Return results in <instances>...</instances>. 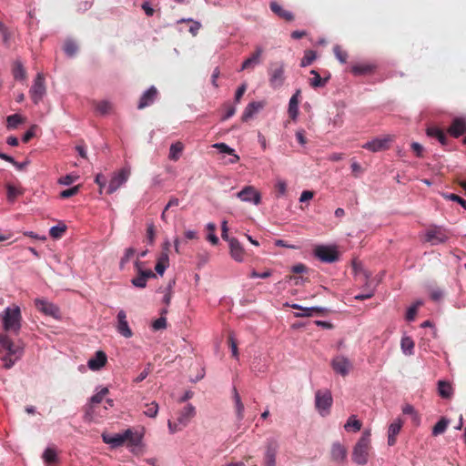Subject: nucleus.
I'll return each instance as SVG.
<instances>
[{
  "label": "nucleus",
  "mask_w": 466,
  "mask_h": 466,
  "mask_svg": "<svg viewBox=\"0 0 466 466\" xmlns=\"http://www.w3.org/2000/svg\"><path fill=\"white\" fill-rule=\"evenodd\" d=\"M237 197L241 201L252 202L255 205H259L261 202V195L253 186H246L237 194Z\"/></svg>",
  "instance_id": "12"
},
{
  "label": "nucleus",
  "mask_w": 466,
  "mask_h": 466,
  "mask_svg": "<svg viewBox=\"0 0 466 466\" xmlns=\"http://www.w3.org/2000/svg\"><path fill=\"white\" fill-rule=\"evenodd\" d=\"M264 50L261 46H256L255 51L247 58L241 66V70L252 69L261 63V56Z\"/></svg>",
  "instance_id": "22"
},
{
  "label": "nucleus",
  "mask_w": 466,
  "mask_h": 466,
  "mask_svg": "<svg viewBox=\"0 0 466 466\" xmlns=\"http://www.w3.org/2000/svg\"><path fill=\"white\" fill-rule=\"evenodd\" d=\"M310 74L313 76V77L309 79V84L312 87L317 88L325 86L327 80L321 78L316 70H311Z\"/></svg>",
  "instance_id": "40"
},
{
  "label": "nucleus",
  "mask_w": 466,
  "mask_h": 466,
  "mask_svg": "<svg viewBox=\"0 0 466 466\" xmlns=\"http://www.w3.org/2000/svg\"><path fill=\"white\" fill-rule=\"evenodd\" d=\"M333 52L336 58L342 64H345L348 59V53L342 49V47L339 45L333 47Z\"/></svg>",
  "instance_id": "48"
},
{
  "label": "nucleus",
  "mask_w": 466,
  "mask_h": 466,
  "mask_svg": "<svg viewBox=\"0 0 466 466\" xmlns=\"http://www.w3.org/2000/svg\"><path fill=\"white\" fill-rule=\"evenodd\" d=\"M117 331L125 338L132 337L133 333L127 321L117 322Z\"/></svg>",
  "instance_id": "47"
},
{
  "label": "nucleus",
  "mask_w": 466,
  "mask_h": 466,
  "mask_svg": "<svg viewBox=\"0 0 466 466\" xmlns=\"http://www.w3.org/2000/svg\"><path fill=\"white\" fill-rule=\"evenodd\" d=\"M141 262L137 259L135 262V267L137 272V276L132 279V284L137 287L143 289L147 286V280L148 279L156 278V274L151 269H142Z\"/></svg>",
  "instance_id": "10"
},
{
  "label": "nucleus",
  "mask_w": 466,
  "mask_h": 466,
  "mask_svg": "<svg viewBox=\"0 0 466 466\" xmlns=\"http://www.w3.org/2000/svg\"><path fill=\"white\" fill-rule=\"evenodd\" d=\"M391 141V138L390 137H377L372 139L371 141H369L365 143L362 147L370 150L371 152H378L386 150L389 148V143Z\"/></svg>",
  "instance_id": "15"
},
{
  "label": "nucleus",
  "mask_w": 466,
  "mask_h": 466,
  "mask_svg": "<svg viewBox=\"0 0 466 466\" xmlns=\"http://www.w3.org/2000/svg\"><path fill=\"white\" fill-rule=\"evenodd\" d=\"M270 10L278 15L279 18L287 21L291 22L294 20V15L292 12L283 8L280 5H279L277 2H271L269 5Z\"/></svg>",
  "instance_id": "25"
},
{
  "label": "nucleus",
  "mask_w": 466,
  "mask_h": 466,
  "mask_svg": "<svg viewBox=\"0 0 466 466\" xmlns=\"http://www.w3.org/2000/svg\"><path fill=\"white\" fill-rule=\"evenodd\" d=\"M351 171H352V175L355 177H358L363 173V168L358 162L353 161L351 164Z\"/></svg>",
  "instance_id": "62"
},
{
  "label": "nucleus",
  "mask_w": 466,
  "mask_h": 466,
  "mask_svg": "<svg viewBox=\"0 0 466 466\" xmlns=\"http://www.w3.org/2000/svg\"><path fill=\"white\" fill-rule=\"evenodd\" d=\"M79 189H80V185H77L71 188L63 190L60 192V198H69L73 196H76L79 192Z\"/></svg>",
  "instance_id": "53"
},
{
  "label": "nucleus",
  "mask_w": 466,
  "mask_h": 466,
  "mask_svg": "<svg viewBox=\"0 0 466 466\" xmlns=\"http://www.w3.org/2000/svg\"><path fill=\"white\" fill-rule=\"evenodd\" d=\"M23 121H24V119L20 115H18V114L10 115L6 118V122H7L6 127L8 129H15Z\"/></svg>",
  "instance_id": "41"
},
{
  "label": "nucleus",
  "mask_w": 466,
  "mask_h": 466,
  "mask_svg": "<svg viewBox=\"0 0 466 466\" xmlns=\"http://www.w3.org/2000/svg\"><path fill=\"white\" fill-rule=\"evenodd\" d=\"M268 82L271 87L277 89L285 82V65L283 62L270 63L268 69Z\"/></svg>",
  "instance_id": "5"
},
{
  "label": "nucleus",
  "mask_w": 466,
  "mask_h": 466,
  "mask_svg": "<svg viewBox=\"0 0 466 466\" xmlns=\"http://www.w3.org/2000/svg\"><path fill=\"white\" fill-rule=\"evenodd\" d=\"M370 449V433L364 431L353 448L352 461L359 465H365L368 462Z\"/></svg>",
  "instance_id": "3"
},
{
  "label": "nucleus",
  "mask_w": 466,
  "mask_h": 466,
  "mask_svg": "<svg viewBox=\"0 0 466 466\" xmlns=\"http://www.w3.org/2000/svg\"><path fill=\"white\" fill-rule=\"evenodd\" d=\"M106 354L102 350H98L96 352L95 356L87 361V366L91 370H99L106 365Z\"/></svg>",
  "instance_id": "24"
},
{
  "label": "nucleus",
  "mask_w": 466,
  "mask_h": 466,
  "mask_svg": "<svg viewBox=\"0 0 466 466\" xmlns=\"http://www.w3.org/2000/svg\"><path fill=\"white\" fill-rule=\"evenodd\" d=\"M151 372V364H147V366L144 369V370L135 379V382L138 383L143 381L148 374Z\"/></svg>",
  "instance_id": "60"
},
{
  "label": "nucleus",
  "mask_w": 466,
  "mask_h": 466,
  "mask_svg": "<svg viewBox=\"0 0 466 466\" xmlns=\"http://www.w3.org/2000/svg\"><path fill=\"white\" fill-rule=\"evenodd\" d=\"M5 331L12 334H18L21 329V310L18 306L6 308L2 316Z\"/></svg>",
  "instance_id": "4"
},
{
  "label": "nucleus",
  "mask_w": 466,
  "mask_h": 466,
  "mask_svg": "<svg viewBox=\"0 0 466 466\" xmlns=\"http://www.w3.org/2000/svg\"><path fill=\"white\" fill-rule=\"evenodd\" d=\"M361 426V421L357 420L355 415H351L344 425V428L346 431L353 430L354 431H359Z\"/></svg>",
  "instance_id": "39"
},
{
  "label": "nucleus",
  "mask_w": 466,
  "mask_h": 466,
  "mask_svg": "<svg viewBox=\"0 0 466 466\" xmlns=\"http://www.w3.org/2000/svg\"><path fill=\"white\" fill-rule=\"evenodd\" d=\"M330 365L332 370L342 377H346L352 369L350 360L343 355L335 356Z\"/></svg>",
  "instance_id": "11"
},
{
  "label": "nucleus",
  "mask_w": 466,
  "mask_h": 466,
  "mask_svg": "<svg viewBox=\"0 0 466 466\" xmlns=\"http://www.w3.org/2000/svg\"><path fill=\"white\" fill-rule=\"evenodd\" d=\"M314 253L321 261L329 263L336 261L339 258L337 250L327 246H318Z\"/></svg>",
  "instance_id": "13"
},
{
  "label": "nucleus",
  "mask_w": 466,
  "mask_h": 466,
  "mask_svg": "<svg viewBox=\"0 0 466 466\" xmlns=\"http://www.w3.org/2000/svg\"><path fill=\"white\" fill-rule=\"evenodd\" d=\"M158 95L157 89L152 86H150L143 95L141 96L139 99V103L137 105L138 109H143L147 106H151L154 101L157 99Z\"/></svg>",
  "instance_id": "21"
},
{
  "label": "nucleus",
  "mask_w": 466,
  "mask_h": 466,
  "mask_svg": "<svg viewBox=\"0 0 466 466\" xmlns=\"http://www.w3.org/2000/svg\"><path fill=\"white\" fill-rule=\"evenodd\" d=\"M108 389L106 387H104L97 393L91 397L90 405L87 408L85 414L86 420H88L89 421L93 420L94 405L102 402L103 399L105 398L106 395L108 394Z\"/></svg>",
  "instance_id": "16"
},
{
  "label": "nucleus",
  "mask_w": 466,
  "mask_h": 466,
  "mask_svg": "<svg viewBox=\"0 0 466 466\" xmlns=\"http://www.w3.org/2000/svg\"><path fill=\"white\" fill-rule=\"evenodd\" d=\"M426 133L427 136L437 138L441 145H447L448 138L443 130H441V128L437 127H429L426 130Z\"/></svg>",
  "instance_id": "31"
},
{
  "label": "nucleus",
  "mask_w": 466,
  "mask_h": 466,
  "mask_svg": "<svg viewBox=\"0 0 466 466\" xmlns=\"http://www.w3.org/2000/svg\"><path fill=\"white\" fill-rule=\"evenodd\" d=\"M402 412L406 415H412L414 420H418V414L415 411L414 407L410 404L404 405L402 408Z\"/></svg>",
  "instance_id": "61"
},
{
  "label": "nucleus",
  "mask_w": 466,
  "mask_h": 466,
  "mask_svg": "<svg viewBox=\"0 0 466 466\" xmlns=\"http://www.w3.org/2000/svg\"><path fill=\"white\" fill-rule=\"evenodd\" d=\"M438 391L441 398L450 399L453 394V389L451 385L444 380H440L438 382Z\"/></svg>",
  "instance_id": "36"
},
{
  "label": "nucleus",
  "mask_w": 466,
  "mask_h": 466,
  "mask_svg": "<svg viewBox=\"0 0 466 466\" xmlns=\"http://www.w3.org/2000/svg\"><path fill=\"white\" fill-rule=\"evenodd\" d=\"M64 51L69 56H73L77 51V46L73 41H66L64 45Z\"/></svg>",
  "instance_id": "56"
},
{
  "label": "nucleus",
  "mask_w": 466,
  "mask_h": 466,
  "mask_svg": "<svg viewBox=\"0 0 466 466\" xmlns=\"http://www.w3.org/2000/svg\"><path fill=\"white\" fill-rule=\"evenodd\" d=\"M450 236L447 230L441 227H432L426 231L425 241L431 245H439L446 242Z\"/></svg>",
  "instance_id": "8"
},
{
  "label": "nucleus",
  "mask_w": 466,
  "mask_h": 466,
  "mask_svg": "<svg viewBox=\"0 0 466 466\" xmlns=\"http://www.w3.org/2000/svg\"><path fill=\"white\" fill-rule=\"evenodd\" d=\"M13 76L16 80H24L26 77V72L20 61H15L13 65Z\"/></svg>",
  "instance_id": "37"
},
{
  "label": "nucleus",
  "mask_w": 466,
  "mask_h": 466,
  "mask_svg": "<svg viewBox=\"0 0 466 466\" xmlns=\"http://www.w3.org/2000/svg\"><path fill=\"white\" fill-rule=\"evenodd\" d=\"M130 174L131 170L128 167H124L118 171L114 172L106 187V193L113 194L116 192L123 184L128 180Z\"/></svg>",
  "instance_id": "6"
},
{
  "label": "nucleus",
  "mask_w": 466,
  "mask_h": 466,
  "mask_svg": "<svg viewBox=\"0 0 466 466\" xmlns=\"http://www.w3.org/2000/svg\"><path fill=\"white\" fill-rule=\"evenodd\" d=\"M206 228L208 231L207 237L208 240L211 242L213 245H217L218 243V238L215 234L217 228L216 224L212 222L208 223Z\"/></svg>",
  "instance_id": "44"
},
{
  "label": "nucleus",
  "mask_w": 466,
  "mask_h": 466,
  "mask_svg": "<svg viewBox=\"0 0 466 466\" xmlns=\"http://www.w3.org/2000/svg\"><path fill=\"white\" fill-rule=\"evenodd\" d=\"M4 350H6L7 354L2 358V360L5 362V369L7 370L14 366L24 352L22 346L15 344L6 334H0V353Z\"/></svg>",
  "instance_id": "2"
},
{
  "label": "nucleus",
  "mask_w": 466,
  "mask_h": 466,
  "mask_svg": "<svg viewBox=\"0 0 466 466\" xmlns=\"http://www.w3.org/2000/svg\"><path fill=\"white\" fill-rule=\"evenodd\" d=\"M375 66L370 64H356L351 66L350 72L354 76H367L374 72Z\"/></svg>",
  "instance_id": "30"
},
{
  "label": "nucleus",
  "mask_w": 466,
  "mask_h": 466,
  "mask_svg": "<svg viewBox=\"0 0 466 466\" xmlns=\"http://www.w3.org/2000/svg\"><path fill=\"white\" fill-rule=\"evenodd\" d=\"M232 392H233V400L235 403L237 418L238 420H241L244 418V404H243L241 398L235 387L233 388Z\"/></svg>",
  "instance_id": "33"
},
{
  "label": "nucleus",
  "mask_w": 466,
  "mask_h": 466,
  "mask_svg": "<svg viewBox=\"0 0 466 466\" xmlns=\"http://www.w3.org/2000/svg\"><path fill=\"white\" fill-rule=\"evenodd\" d=\"M102 440L112 448H118L127 443V447H137L141 444L142 435L132 429H127L122 433L114 435L102 434Z\"/></svg>",
  "instance_id": "1"
},
{
  "label": "nucleus",
  "mask_w": 466,
  "mask_h": 466,
  "mask_svg": "<svg viewBox=\"0 0 466 466\" xmlns=\"http://www.w3.org/2000/svg\"><path fill=\"white\" fill-rule=\"evenodd\" d=\"M317 54L313 50H306L304 56L301 59L300 66L305 67L313 63V61L316 59Z\"/></svg>",
  "instance_id": "42"
},
{
  "label": "nucleus",
  "mask_w": 466,
  "mask_h": 466,
  "mask_svg": "<svg viewBox=\"0 0 466 466\" xmlns=\"http://www.w3.org/2000/svg\"><path fill=\"white\" fill-rule=\"evenodd\" d=\"M448 131L452 137H459L466 131V122L461 118H456L452 121Z\"/></svg>",
  "instance_id": "28"
},
{
  "label": "nucleus",
  "mask_w": 466,
  "mask_h": 466,
  "mask_svg": "<svg viewBox=\"0 0 466 466\" xmlns=\"http://www.w3.org/2000/svg\"><path fill=\"white\" fill-rule=\"evenodd\" d=\"M278 449L279 445L276 441H268L263 460L264 466H276Z\"/></svg>",
  "instance_id": "14"
},
{
  "label": "nucleus",
  "mask_w": 466,
  "mask_h": 466,
  "mask_svg": "<svg viewBox=\"0 0 466 466\" xmlns=\"http://www.w3.org/2000/svg\"><path fill=\"white\" fill-rule=\"evenodd\" d=\"M366 289H367L366 292L356 295L355 299L365 300V299H370L374 295V289L370 288V284L368 281L366 282Z\"/></svg>",
  "instance_id": "55"
},
{
  "label": "nucleus",
  "mask_w": 466,
  "mask_h": 466,
  "mask_svg": "<svg viewBox=\"0 0 466 466\" xmlns=\"http://www.w3.org/2000/svg\"><path fill=\"white\" fill-rule=\"evenodd\" d=\"M303 312L297 314V317H310L313 316L314 313H321L323 311L320 308H302L301 309Z\"/></svg>",
  "instance_id": "54"
},
{
  "label": "nucleus",
  "mask_w": 466,
  "mask_h": 466,
  "mask_svg": "<svg viewBox=\"0 0 466 466\" xmlns=\"http://www.w3.org/2000/svg\"><path fill=\"white\" fill-rule=\"evenodd\" d=\"M300 91L298 90L289 99V116L291 119H296L299 114V96Z\"/></svg>",
  "instance_id": "32"
},
{
  "label": "nucleus",
  "mask_w": 466,
  "mask_h": 466,
  "mask_svg": "<svg viewBox=\"0 0 466 466\" xmlns=\"http://www.w3.org/2000/svg\"><path fill=\"white\" fill-rule=\"evenodd\" d=\"M156 238V228L153 223L147 225V240L149 245H153Z\"/></svg>",
  "instance_id": "57"
},
{
  "label": "nucleus",
  "mask_w": 466,
  "mask_h": 466,
  "mask_svg": "<svg viewBox=\"0 0 466 466\" xmlns=\"http://www.w3.org/2000/svg\"><path fill=\"white\" fill-rule=\"evenodd\" d=\"M158 412V405L157 402L152 401L150 403L146 404L144 414L150 417L155 418Z\"/></svg>",
  "instance_id": "46"
},
{
  "label": "nucleus",
  "mask_w": 466,
  "mask_h": 466,
  "mask_svg": "<svg viewBox=\"0 0 466 466\" xmlns=\"http://www.w3.org/2000/svg\"><path fill=\"white\" fill-rule=\"evenodd\" d=\"M348 451L347 448L339 443V442H334L331 446L330 450V456L332 461L336 463H342L347 459Z\"/></svg>",
  "instance_id": "19"
},
{
  "label": "nucleus",
  "mask_w": 466,
  "mask_h": 466,
  "mask_svg": "<svg viewBox=\"0 0 466 466\" xmlns=\"http://www.w3.org/2000/svg\"><path fill=\"white\" fill-rule=\"evenodd\" d=\"M246 90H247L246 84H242L240 86H238V88L237 89L236 94H235V101L237 103H238L240 101V99L243 96V95L245 94Z\"/></svg>",
  "instance_id": "64"
},
{
  "label": "nucleus",
  "mask_w": 466,
  "mask_h": 466,
  "mask_svg": "<svg viewBox=\"0 0 466 466\" xmlns=\"http://www.w3.org/2000/svg\"><path fill=\"white\" fill-rule=\"evenodd\" d=\"M442 197L445 199L455 201L459 203L462 208L466 209V200L461 198L460 196L453 194V193H443Z\"/></svg>",
  "instance_id": "50"
},
{
  "label": "nucleus",
  "mask_w": 466,
  "mask_h": 466,
  "mask_svg": "<svg viewBox=\"0 0 466 466\" xmlns=\"http://www.w3.org/2000/svg\"><path fill=\"white\" fill-rule=\"evenodd\" d=\"M184 150V145L180 141H177L170 146L168 158L172 161H177Z\"/></svg>",
  "instance_id": "34"
},
{
  "label": "nucleus",
  "mask_w": 466,
  "mask_h": 466,
  "mask_svg": "<svg viewBox=\"0 0 466 466\" xmlns=\"http://www.w3.org/2000/svg\"><path fill=\"white\" fill-rule=\"evenodd\" d=\"M36 309L47 316L57 317L59 309L53 303L44 299H36L35 300Z\"/></svg>",
  "instance_id": "20"
},
{
  "label": "nucleus",
  "mask_w": 466,
  "mask_h": 466,
  "mask_svg": "<svg viewBox=\"0 0 466 466\" xmlns=\"http://www.w3.org/2000/svg\"><path fill=\"white\" fill-rule=\"evenodd\" d=\"M212 147L217 148L220 153L231 156V157L225 162L226 164H235L239 160V157L235 154V150L229 147L227 144L216 143Z\"/></svg>",
  "instance_id": "26"
},
{
  "label": "nucleus",
  "mask_w": 466,
  "mask_h": 466,
  "mask_svg": "<svg viewBox=\"0 0 466 466\" xmlns=\"http://www.w3.org/2000/svg\"><path fill=\"white\" fill-rule=\"evenodd\" d=\"M167 326V319L163 316L153 321L152 328L155 330L165 329Z\"/></svg>",
  "instance_id": "59"
},
{
  "label": "nucleus",
  "mask_w": 466,
  "mask_h": 466,
  "mask_svg": "<svg viewBox=\"0 0 466 466\" xmlns=\"http://www.w3.org/2000/svg\"><path fill=\"white\" fill-rule=\"evenodd\" d=\"M46 94L45 76L38 73L30 88V96L35 104H38Z\"/></svg>",
  "instance_id": "9"
},
{
  "label": "nucleus",
  "mask_w": 466,
  "mask_h": 466,
  "mask_svg": "<svg viewBox=\"0 0 466 466\" xmlns=\"http://www.w3.org/2000/svg\"><path fill=\"white\" fill-rule=\"evenodd\" d=\"M77 178H78L77 176L69 174V175H66L64 177H61L58 179V183L61 184V185L68 186V185H71L72 183H74Z\"/></svg>",
  "instance_id": "58"
},
{
  "label": "nucleus",
  "mask_w": 466,
  "mask_h": 466,
  "mask_svg": "<svg viewBox=\"0 0 466 466\" xmlns=\"http://www.w3.org/2000/svg\"><path fill=\"white\" fill-rule=\"evenodd\" d=\"M196 410L192 404H187L178 413L177 420L179 428H185L195 416Z\"/></svg>",
  "instance_id": "18"
},
{
  "label": "nucleus",
  "mask_w": 466,
  "mask_h": 466,
  "mask_svg": "<svg viewBox=\"0 0 466 466\" xmlns=\"http://www.w3.org/2000/svg\"><path fill=\"white\" fill-rule=\"evenodd\" d=\"M403 425V421L398 418L390 424L388 430V445L393 446L397 441V435L400 433Z\"/></svg>",
  "instance_id": "23"
},
{
  "label": "nucleus",
  "mask_w": 466,
  "mask_h": 466,
  "mask_svg": "<svg viewBox=\"0 0 466 466\" xmlns=\"http://www.w3.org/2000/svg\"><path fill=\"white\" fill-rule=\"evenodd\" d=\"M191 23V25L189 26V32L192 34V35H197L200 27H201V24L198 21H193L192 19H186V18H182L178 21V23Z\"/></svg>",
  "instance_id": "49"
},
{
  "label": "nucleus",
  "mask_w": 466,
  "mask_h": 466,
  "mask_svg": "<svg viewBox=\"0 0 466 466\" xmlns=\"http://www.w3.org/2000/svg\"><path fill=\"white\" fill-rule=\"evenodd\" d=\"M93 106H94L96 111L97 112V114H99L101 116L109 114L113 109L112 104L106 100L94 101Z\"/></svg>",
  "instance_id": "35"
},
{
  "label": "nucleus",
  "mask_w": 466,
  "mask_h": 466,
  "mask_svg": "<svg viewBox=\"0 0 466 466\" xmlns=\"http://www.w3.org/2000/svg\"><path fill=\"white\" fill-rule=\"evenodd\" d=\"M422 305L421 301H417L415 304H413L411 307H410L406 313V319L409 321H412L415 319V316L417 314L418 309L420 306Z\"/></svg>",
  "instance_id": "51"
},
{
  "label": "nucleus",
  "mask_w": 466,
  "mask_h": 466,
  "mask_svg": "<svg viewBox=\"0 0 466 466\" xmlns=\"http://www.w3.org/2000/svg\"><path fill=\"white\" fill-rule=\"evenodd\" d=\"M449 425V420L446 418H441L432 428V435L438 436L442 434Z\"/></svg>",
  "instance_id": "38"
},
{
  "label": "nucleus",
  "mask_w": 466,
  "mask_h": 466,
  "mask_svg": "<svg viewBox=\"0 0 466 466\" xmlns=\"http://www.w3.org/2000/svg\"><path fill=\"white\" fill-rule=\"evenodd\" d=\"M136 253V249L134 248H128L126 249L124 256L120 260V268H124L125 265L129 262V260L133 258Z\"/></svg>",
  "instance_id": "52"
},
{
  "label": "nucleus",
  "mask_w": 466,
  "mask_h": 466,
  "mask_svg": "<svg viewBox=\"0 0 466 466\" xmlns=\"http://www.w3.org/2000/svg\"><path fill=\"white\" fill-rule=\"evenodd\" d=\"M42 459L46 465H56L59 462L57 451L55 447H47L43 452Z\"/></svg>",
  "instance_id": "29"
},
{
  "label": "nucleus",
  "mask_w": 466,
  "mask_h": 466,
  "mask_svg": "<svg viewBox=\"0 0 466 466\" xmlns=\"http://www.w3.org/2000/svg\"><path fill=\"white\" fill-rule=\"evenodd\" d=\"M95 182L99 186V193L102 194V190L106 187V180L104 175L97 174Z\"/></svg>",
  "instance_id": "63"
},
{
  "label": "nucleus",
  "mask_w": 466,
  "mask_h": 466,
  "mask_svg": "<svg viewBox=\"0 0 466 466\" xmlns=\"http://www.w3.org/2000/svg\"><path fill=\"white\" fill-rule=\"evenodd\" d=\"M66 231V226L63 223H60L57 226L52 227L49 230V234L53 238H60Z\"/></svg>",
  "instance_id": "45"
},
{
  "label": "nucleus",
  "mask_w": 466,
  "mask_h": 466,
  "mask_svg": "<svg viewBox=\"0 0 466 466\" xmlns=\"http://www.w3.org/2000/svg\"><path fill=\"white\" fill-rule=\"evenodd\" d=\"M230 256L237 262H242L245 258L246 251L239 241L231 238L228 239Z\"/></svg>",
  "instance_id": "17"
},
{
  "label": "nucleus",
  "mask_w": 466,
  "mask_h": 466,
  "mask_svg": "<svg viewBox=\"0 0 466 466\" xmlns=\"http://www.w3.org/2000/svg\"><path fill=\"white\" fill-rule=\"evenodd\" d=\"M264 106L263 102L259 101H253L246 106L241 119L242 121H248L249 118H251L257 112H258L260 109H262Z\"/></svg>",
  "instance_id": "27"
},
{
  "label": "nucleus",
  "mask_w": 466,
  "mask_h": 466,
  "mask_svg": "<svg viewBox=\"0 0 466 466\" xmlns=\"http://www.w3.org/2000/svg\"><path fill=\"white\" fill-rule=\"evenodd\" d=\"M332 397L329 390H318L315 395V405L319 412L325 416L329 412Z\"/></svg>",
  "instance_id": "7"
},
{
  "label": "nucleus",
  "mask_w": 466,
  "mask_h": 466,
  "mask_svg": "<svg viewBox=\"0 0 466 466\" xmlns=\"http://www.w3.org/2000/svg\"><path fill=\"white\" fill-rule=\"evenodd\" d=\"M401 350L405 354H412L414 349V342L410 337H404L400 341Z\"/></svg>",
  "instance_id": "43"
}]
</instances>
